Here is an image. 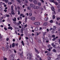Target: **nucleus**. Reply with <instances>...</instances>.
Segmentation results:
<instances>
[{
    "instance_id": "nucleus-1",
    "label": "nucleus",
    "mask_w": 60,
    "mask_h": 60,
    "mask_svg": "<svg viewBox=\"0 0 60 60\" xmlns=\"http://www.w3.org/2000/svg\"><path fill=\"white\" fill-rule=\"evenodd\" d=\"M11 14L12 15H15V13L14 12V10H13V6L12 5L11 7Z\"/></svg>"
},
{
    "instance_id": "nucleus-2",
    "label": "nucleus",
    "mask_w": 60,
    "mask_h": 60,
    "mask_svg": "<svg viewBox=\"0 0 60 60\" xmlns=\"http://www.w3.org/2000/svg\"><path fill=\"white\" fill-rule=\"evenodd\" d=\"M50 1L51 3H53L55 4L56 5H58V3L55 1V0H50Z\"/></svg>"
},
{
    "instance_id": "nucleus-3",
    "label": "nucleus",
    "mask_w": 60,
    "mask_h": 60,
    "mask_svg": "<svg viewBox=\"0 0 60 60\" xmlns=\"http://www.w3.org/2000/svg\"><path fill=\"white\" fill-rule=\"evenodd\" d=\"M52 10L53 11L52 14H56V12L55 11V9H54V7H52Z\"/></svg>"
},
{
    "instance_id": "nucleus-4",
    "label": "nucleus",
    "mask_w": 60,
    "mask_h": 60,
    "mask_svg": "<svg viewBox=\"0 0 60 60\" xmlns=\"http://www.w3.org/2000/svg\"><path fill=\"white\" fill-rule=\"evenodd\" d=\"M34 24L35 26H39V25H40V22H35L34 23Z\"/></svg>"
},
{
    "instance_id": "nucleus-5",
    "label": "nucleus",
    "mask_w": 60,
    "mask_h": 60,
    "mask_svg": "<svg viewBox=\"0 0 60 60\" xmlns=\"http://www.w3.org/2000/svg\"><path fill=\"white\" fill-rule=\"evenodd\" d=\"M27 56H29V59H30V60H31L32 57H31V54H30L29 53H28L27 54Z\"/></svg>"
},
{
    "instance_id": "nucleus-6",
    "label": "nucleus",
    "mask_w": 60,
    "mask_h": 60,
    "mask_svg": "<svg viewBox=\"0 0 60 60\" xmlns=\"http://www.w3.org/2000/svg\"><path fill=\"white\" fill-rule=\"evenodd\" d=\"M56 60H60V54L58 55L57 58L56 59Z\"/></svg>"
},
{
    "instance_id": "nucleus-7",
    "label": "nucleus",
    "mask_w": 60,
    "mask_h": 60,
    "mask_svg": "<svg viewBox=\"0 0 60 60\" xmlns=\"http://www.w3.org/2000/svg\"><path fill=\"white\" fill-rule=\"evenodd\" d=\"M5 49L6 50H7L9 49V46L8 45H7L5 47Z\"/></svg>"
},
{
    "instance_id": "nucleus-8",
    "label": "nucleus",
    "mask_w": 60,
    "mask_h": 60,
    "mask_svg": "<svg viewBox=\"0 0 60 60\" xmlns=\"http://www.w3.org/2000/svg\"><path fill=\"white\" fill-rule=\"evenodd\" d=\"M34 5L33 4H31L30 5V7H32V8H33L34 7Z\"/></svg>"
},
{
    "instance_id": "nucleus-9",
    "label": "nucleus",
    "mask_w": 60,
    "mask_h": 60,
    "mask_svg": "<svg viewBox=\"0 0 60 60\" xmlns=\"http://www.w3.org/2000/svg\"><path fill=\"white\" fill-rule=\"evenodd\" d=\"M34 49L36 52H37L38 54H39V52L38 51V50L37 49H36L35 48H34Z\"/></svg>"
},
{
    "instance_id": "nucleus-10",
    "label": "nucleus",
    "mask_w": 60,
    "mask_h": 60,
    "mask_svg": "<svg viewBox=\"0 0 60 60\" xmlns=\"http://www.w3.org/2000/svg\"><path fill=\"white\" fill-rule=\"evenodd\" d=\"M31 19L32 21H34L35 19V18L34 17H31Z\"/></svg>"
},
{
    "instance_id": "nucleus-11",
    "label": "nucleus",
    "mask_w": 60,
    "mask_h": 60,
    "mask_svg": "<svg viewBox=\"0 0 60 60\" xmlns=\"http://www.w3.org/2000/svg\"><path fill=\"white\" fill-rule=\"evenodd\" d=\"M56 27L55 26H54L53 27V28H52V29L53 30V31H55V30L56 29Z\"/></svg>"
},
{
    "instance_id": "nucleus-12",
    "label": "nucleus",
    "mask_w": 60,
    "mask_h": 60,
    "mask_svg": "<svg viewBox=\"0 0 60 60\" xmlns=\"http://www.w3.org/2000/svg\"><path fill=\"white\" fill-rule=\"evenodd\" d=\"M8 29H11V30H12V29H13V28H12V27L11 26H10L8 28Z\"/></svg>"
},
{
    "instance_id": "nucleus-13",
    "label": "nucleus",
    "mask_w": 60,
    "mask_h": 60,
    "mask_svg": "<svg viewBox=\"0 0 60 60\" xmlns=\"http://www.w3.org/2000/svg\"><path fill=\"white\" fill-rule=\"evenodd\" d=\"M12 20L14 22H15L16 21V18L15 17L14 18V19H12Z\"/></svg>"
},
{
    "instance_id": "nucleus-14",
    "label": "nucleus",
    "mask_w": 60,
    "mask_h": 60,
    "mask_svg": "<svg viewBox=\"0 0 60 60\" xmlns=\"http://www.w3.org/2000/svg\"><path fill=\"white\" fill-rule=\"evenodd\" d=\"M52 45L53 46V47L54 48H56V45H54V43H52Z\"/></svg>"
},
{
    "instance_id": "nucleus-15",
    "label": "nucleus",
    "mask_w": 60,
    "mask_h": 60,
    "mask_svg": "<svg viewBox=\"0 0 60 60\" xmlns=\"http://www.w3.org/2000/svg\"><path fill=\"white\" fill-rule=\"evenodd\" d=\"M34 4H37V2L36 0H34Z\"/></svg>"
},
{
    "instance_id": "nucleus-16",
    "label": "nucleus",
    "mask_w": 60,
    "mask_h": 60,
    "mask_svg": "<svg viewBox=\"0 0 60 60\" xmlns=\"http://www.w3.org/2000/svg\"><path fill=\"white\" fill-rule=\"evenodd\" d=\"M27 8L28 10H31V8L30 6L28 7Z\"/></svg>"
},
{
    "instance_id": "nucleus-17",
    "label": "nucleus",
    "mask_w": 60,
    "mask_h": 60,
    "mask_svg": "<svg viewBox=\"0 0 60 60\" xmlns=\"http://www.w3.org/2000/svg\"><path fill=\"white\" fill-rule=\"evenodd\" d=\"M44 26H46L47 25V23L45 22L44 23Z\"/></svg>"
},
{
    "instance_id": "nucleus-18",
    "label": "nucleus",
    "mask_w": 60,
    "mask_h": 60,
    "mask_svg": "<svg viewBox=\"0 0 60 60\" xmlns=\"http://www.w3.org/2000/svg\"><path fill=\"white\" fill-rule=\"evenodd\" d=\"M1 49L3 51H4L5 49H4V47H2V48H1Z\"/></svg>"
},
{
    "instance_id": "nucleus-19",
    "label": "nucleus",
    "mask_w": 60,
    "mask_h": 60,
    "mask_svg": "<svg viewBox=\"0 0 60 60\" xmlns=\"http://www.w3.org/2000/svg\"><path fill=\"white\" fill-rule=\"evenodd\" d=\"M46 56H51V54L50 53H48L46 54Z\"/></svg>"
},
{
    "instance_id": "nucleus-20",
    "label": "nucleus",
    "mask_w": 60,
    "mask_h": 60,
    "mask_svg": "<svg viewBox=\"0 0 60 60\" xmlns=\"http://www.w3.org/2000/svg\"><path fill=\"white\" fill-rule=\"evenodd\" d=\"M12 47H13V48L14 47H15V43H13L12 44Z\"/></svg>"
},
{
    "instance_id": "nucleus-21",
    "label": "nucleus",
    "mask_w": 60,
    "mask_h": 60,
    "mask_svg": "<svg viewBox=\"0 0 60 60\" xmlns=\"http://www.w3.org/2000/svg\"><path fill=\"white\" fill-rule=\"evenodd\" d=\"M48 59L49 60H50L51 59V57L49 56H48L47 57Z\"/></svg>"
},
{
    "instance_id": "nucleus-22",
    "label": "nucleus",
    "mask_w": 60,
    "mask_h": 60,
    "mask_svg": "<svg viewBox=\"0 0 60 60\" xmlns=\"http://www.w3.org/2000/svg\"><path fill=\"white\" fill-rule=\"evenodd\" d=\"M29 15L30 17H31L32 15V14L31 13H30L29 14Z\"/></svg>"
},
{
    "instance_id": "nucleus-23",
    "label": "nucleus",
    "mask_w": 60,
    "mask_h": 60,
    "mask_svg": "<svg viewBox=\"0 0 60 60\" xmlns=\"http://www.w3.org/2000/svg\"><path fill=\"white\" fill-rule=\"evenodd\" d=\"M44 19L45 21H47V20H48V19H49V18H48V17H47L46 19L45 18Z\"/></svg>"
},
{
    "instance_id": "nucleus-24",
    "label": "nucleus",
    "mask_w": 60,
    "mask_h": 60,
    "mask_svg": "<svg viewBox=\"0 0 60 60\" xmlns=\"http://www.w3.org/2000/svg\"><path fill=\"white\" fill-rule=\"evenodd\" d=\"M38 5L39 6H41V4L40 2H39L38 3Z\"/></svg>"
},
{
    "instance_id": "nucleus-25",
    "label": "nucleus",
    "mask_w": 60,
    "mask_h": 60,
    "mask_svg": "<svg viewBox=\"0 0 60 60\" xmlns=\"http://www.w3.org/2000/svg\"><path fill=\"white\" fill-rule=\"evenodd\" d=\"M39 9V7L38 6H36V9L38 10V9Z\"/></svg>"
},
{
    "instance_id": "nucleus-26",
    "label": "nucleus",
    "mask_w": 60,
    "mask_h": 60,
    "mask_svg": "<svg viewBox=\"0 0 60 60\" xmlns=\"http://www.w3.org/2000/svg\"><path fill=\"white\" fill-rule=\"evenodd\" d=\"M52 50L54 52H56V49H54Z\"/></svg>"
},
{
    "instance_id": "nucleus-27",
    "label": "nucleus",
    "mask_w": 60,
    "mask_h": 60,
    "mask_svg": "<svg viewBox=\"0 0 60 60\" xmlns=\"http://www.w3.org/2000/svg\"><path fill=\"white\" fill-rule=\"evenodd\" d=\"M3 59L4 60H7V58H5L4 57H3Z\"/></svg>"
},
{
    "instance_id": "nucleus-28",
    "label": "nucleus",
    "mask_w": 60,
    "mask_h": 60,
    "mask_svg": "<svg viewBox=\"0 0 60 60\" xmlns=\"http://www.w3.org/2000/svg\"><path fill=\"white\" fill-rule=\"evenodd\" d=\"M33 8L34 9H36V6L34 5V7Z\"/></svg>"
},
{
    "instance_id": "nucleus-29",
    "label": "nucleus",
    "mask_w": 60,
    "mask_h": 60,
    "mask_svg": "<svg viewBox=\"0 0 60 60\" xmlns=\"http://www.w3.org/2000/svg\"><path fill=\"white\" fill-rule=\"evenodd\" d=\"M47 50H48V51H49V52H50L51 51V49L50 48H49V49H47Z\"/></svg>"
},
{
    "instance_id": "nucleus-30",
    "label": "nucleus",
    "mask_w": 60,
    "mask_h": 60,
    "mask_svg": "<svg viewBox=\"0 0 60 60\" xmlns=\"http://www.w3.org/2000/svg\"><path fill=\"white\" fill-rule=\"evenodd\" d=\"M35 31H38V28H36L35 29Z\"/></svg>"
},
{
    "instance_id": "nucleus-31",
    "label": "nucleus",
    "mask_w": 60,
    "mask_h": 60,
    "mask_svg": "<svg viewBox=\"0 0 60 60\" xmlns=\"http://www.w3.org/2000/svg\"><path fill=\"white\" fill-rule=\"evenodd\" d=\"M52 18L53 19H55V16L54 15L52 16Z\"/></svg>"
},
{
    "instance_id": "nucleus-32",
    "label": "nucleus",
    "mask_w": 60,
    "mask_h": 60,
    "mask_svg": "<svg viewBox=\"0 0 60 60\" xmlns=\"http://www.w3.org/2000/svg\"><path fill=\"white\" fill-rule=\"evenodd\" d=\"M22 43V45L23 46H24V42H23V41H22L21 42Z\"/></svg>"
},
{
    "instance_id": "nucleus-33",
    "label": "nucleus",
    "mask_w": 60,
    "mask_h": 60,
    "mask_svg": "<svg viewBox=\"0 0 60 60\" xmlns=\"http://www.w3.org/2000/svg\"><path fill=\"white\" fill-rule=\"evenodd\" d=\"M5 2L6 3H8V0H5Z\"/></svg>"
},
{
    "instance_id": "nucleus-34",
    "label": "nucleus",
    "mask_w": 60,
    "mask_h": 60,
    "mask_svg": "<svg viewBox=\"0 0 60 60\" xmlns=\"http://www.w3.org/2000/svg\"><path fill=\"white\" fill-rule=\"evenodd\" d=\"M50 23H52L53 22V20H51L50 21Z\"/></svg>"
},
{
    "instance_id": "nucleus-35",
    "label": "nucleus",
    "mask_w": 60,
    "mask_h": 60,
    "mask_svg": "<svg viewBox=\"0 0 60 60\" xmlns=\"http://www.w3.org/2000/svg\"><path fill=\"white\" fill-rule=\"evenodd\" d=\"M18 15H20V11H18Z\"/></svg>"
},
{
    "instance_id": "nucleus-36",
    "label": "nucleus",
    "mask_w": 60,
    "mask_h": 60,
    "mask_svg": "<svg viewBox=\"0 0 60 60\" xmlns=\"http://www.w3.org/2000/svg\"><path fill=\"white\" fill-rule=\"evenodd\" d=\"M17 0L18 1V2H19V3H21V1H20V0Z\"/></svg>"
},
{
    "instance_id": "nucleus-37",
    "label": "nucleus",
    "mask_w": 60,
    "mask_h": 60,
    "mask_svg": "<svg viewBox=\"0 0 60 60\" xmlns=\"http://www.w3.org/2000/svg\"><path fill=\"white\" fill-rule=\"evenodd\" d=\"M9 40V38H7L6 39V41H8Z\"/></svg>"
},
{
    "instance_id": "nucleus-38",
    "label": "nucleus",
    "mask_w": 60,
    "mask_h": 60,
    "mask_svg": "<svg viewBox=\"0 0 60 60\" xmlns=\"http://www.w3.org/2000/svg\"><path fill=\"white\" fill-rule=\"evenodd\" d=\"M56 38H54L53 39H52V40L53 41H55V40H56Z\"/></svg>"
},
{
    "instance_id": "nucleus-39",
    "label": "nucleus",
    "mask_w": 60,
    "mask_h": 60,
    "mask_svg": "<svg viewBox=\"0 0 60 60\" xmlns=\"http://www.w3.org/2000/svg\"><path fill=\"white\" fill-rule=\"evenodd\" d=\"M48 47L49 48H50V45H48Z\"/></svg>"
},
{
    "instance_id": "nucleus-40",
    "label": "nucleus",
    "mask_w": 60,
    "mask_h": 60,
    "mask_svg": "<svg viewBox=\"0 0 60 60\" xmlns=\"http://www.w3.org/2000/svg\"><path fill=\"white\" fill-rule=\"evenodd\" d=\"M4 12H7V10L6 9H4Z\"/></svg>"
},
{
    "instance_id": "nucleus-41",
    "label": "nucleus",
    "mask_w": 60,
    "mask_h": 60,
    "mask_svg": "<svg viewBox=\"0 0 60 60\" xmlns=\"http://www.w3.org/2000/svg\"><path fill=\"white\" fill-rule=\"evenodd\" d=\"M24 14H20V16L22 17V16Z\"/></svg>"
},
{
    "instance_id": "nucleus-42",
    "label": "nucleus",
    "mask_w": 60,
    "mask_h": 60,
    "mask_svg": "<svg viewBox=\"0 0 60 60\" xmlns=\"http://www.w3.org/2000/svg\"><path fill=\"white\" fill-rule=\"evenodd\" d=\"M59 19H60V18H59V17L57 19V20H59Z\"/></svg>"
},
{
    "instance_id": "nucleus-43",
    "label": "nucleus",
    "mask_w": 60,
    "mask_h": 60,
    "mask_svg": "<svg viewBox=\"0 0 60 60\" xmlns=\"http://www.w3.org/2000/svg\"><path fill=\"white\" fill-rule=\"evenodd\" d=\"M36 56L37 57H38V58H39V57H40V56H39L38 55H36Z\"/></svg>"
},
{
    "instance_id": "nucleus-44",
    "label": "nucleus",
    "mask_w": 60,
    "mask_h": 60,
    "mask_svg": "<svg viewBox=\"0 0 60 60\" xmlns=\"http://www.w3.org/2000/svg\"><path fill=\"white\" fill-rule=\"evenodd\" d=\"M24 30V28H22L21 30V31H23Z\"/></svg>"
},
{
    "instance_id": "nucleus-45",
    "label": "nucleus",
    "mask_w": 60,
    "mask_h": 60,
    "mask_svg": "<svg viewBox=\"0 0 60 60\" xmlns=\"http://www.w3.org/2000/svg\"><path fill=\"white\" fill-rule=\"evenodd\" d=\"M18 44H15V45L16 46H17L18 45Z\"/></svg>"
},
{
    "instance_id": "nucleus-46",
    "label": "nucleus",
    "mask_w": 60,
    "mask_h": 60,
    "mask_svg": "<svg viewBox=\"0 0 60 60\" xmlns=\"http://www.w3.org/2000/svg\"><path fill=\"white\" fill-rule=\"evenodd\" d=\"M52 36V37L54 38L55 37V35H53Z\"/></svg>"
},
{
    "instance_id": "nucleus-47",
    "label": "nucleus",
    "mask_w": 60,
    "mask_h": 60,
    "mask_svg": "<svg viewBox=\"0 0 60 60\" xmlns=\"http://www.w3.org/2000/svg\"><path fill=\"white\" fill-rule=\"evenodd\" d=\"M38 43H41V41L40 40H39L38 41Z\"/></svg>"
},
{
    "instance_id": "nucleus-48",
    "label": "nucleus",
    "mask_w": 60,
    "mask_h": 60,
    "mask_svg": "<svg viewBox=\"0 0 60 60\" xmlns=\"http://www.w3.org/2000/svg\"><path fill=\"white\" fill-rule=\"evenodd\" d=\"M6 17H10V15H6Z\"/></svg>"
},
{
    "instance_id": "nucleus-49",
    "label": "nucleus",
    "mask_w": 60,
    "mask_h": 60,
    "mask_svg": "<svg viewBox=\"0 0 60 60\" xmlns=\"http://www.w3.org/2000/svg\"><path fill=\"white\" fill-rule=\"evenodd\" d=\"M23 35H24V34H22L20 35L21 36V37L23 36Z\"/></svg>"
},
{
    "instance_id": "nucleus-50",
    "label": "nucleus",
    "mask_w": 60,
    "mask_h": 60,
    "mask_svg": "<svg viewBox=\"0 0 60 60\" xmlns=\"http://www.w3.org/2000/svg\"><path fill=\"white\" fill-rule=\"evenodd\" d=\"M2 19L0 18V22H2Z\"/></svg>"
},
{
    "instance_id": "nucleus-51",
    "label": "nucleus",
    "mask_w": 60,
    "mask_h": 60,
    "mask_svg": "<svg viewBox=\"0 0 60 60\" xmlns=\"http://www.w3.org/2000/svg\"><path fill=\"white\" fill-rule=\"evenodd\" d=\"M13 23L14 24H15V25H16V24H17V23L16 22H14Z\"/></svg>"
},
{
    "instance_id": "nucleus-52",
    "label": "nucleus",
    "mask_w": 60,
    "mask_h": 60,
    "mask_svg": "<svg viewBox=\"0 0 60 60\" xmlns=\"http://www.w3.org/2000/svg\"><path fill=\"white\" fill-rule=\"evenodd\" d=\"M41 2H42V3H44V1H43V0H41Z\"/></svg>"
},
{
    "instance_id": "nucleus-53",
    "label": "nucleus",
    "mask_w": 60,
    "mask_h": 60,
    "mask_svg": "<svg viewBox=\"0 0 60 60\" xmlns=\"http://www.w3.org/2000/svg\"><path fill=\"white\" fill-rule=\"evenodd\" d=\"M59 41L58 42L59 43V44H60V39H58V40Z\"/></svg>"
},
{
    "instance_id": "nucleus-54",
    "label": "nucleus",
    "mask_w": 60,
    "mask_h": 60,
    "mask_svg": "<svg viewBox=\"0 0 60 60\" xmlns=\"http://www.w3.org/2000/svg\"><path fill=\"white\" fill-rule=\"evenodd\" d=\"M4 29H5V30H7V28L5 27L4 28Z\"/></svg>"
},
{
    "instance_id": "nucleus-55",
    "label": "nucleus",
    "mask_w": 60,
    "mask_h": 60,
    "mask_svg": "<svg viewBox=\"0 0 60 60\" xmlns=\"http://www.w3.org/2000/svg\"><path fill=\"white\" fill-rule=\"evenodd\" d=\"M8 26H9V27H10V26H11V24H8Z\"/></svg>"
},
{
    "instance_id": "nucleus-56",
    "label": "nucleus",
    "mask_w": 60,
    "mask_h": 60,
    "mask_svg": "<svg viewBox=\"0 0 60 60\" xmlns=\"http://www.w3.org/2000/svg\"><path fill=\"white\" fill-rule=\"evenodd\" d=\"M31 35L32 36H34V33H32V34Z\"/></svg>"
},
{
    "instance_id": "nucleus-57",
    "label": "nucleus",
    "mask_w": 60,
    "mask_h": 60,
    "mask_svg": "<svg viewBox=\"0 0 60 60\" xmlns=\"http://www.w3.org/2000/svg\"><path fill=\"white\" fill-rule=\"evenodd\" d=\"M46 34V32H45L44 33V36Z\"/></svg>"
},
{
    "instance_id": "nucleus-58",
    "label": "nucleus",
    "mask_w": 60,
    "mask_h": 60,
    "mask_svg": "<svg viewBox=\"0 0 60 60\" xmlns=\"http://www.w3.org/2000/svg\"><path fill=\"white\" fill-rule=\"evenodd\" d=\"M19 23H20V24H21V21H19Z\"/></svg>"
},
{
    "instance_id": "nucleus-59",
    "label": "nucleus",
    "mask_w": 60,
    "mask_h": 60,
    "mask_svg": "<svg viewBox=\"0 0 60 60\" xmlns=\"http://www.w3.org/2000/svg\"><path fill=\"white\" fill-rule=\"evenodd\" d=\"M17 8H18V9H20V7H19V6H18Z\"/></svg>"
},
{
    "instance_id": "nucleus-60",
    "label": "nucleus",
    "mask_w": 60,
    "mask_h": 60,
    "mask_svg": "<svg viewBox=\"0 0 60 60\" xmlns=\"http://www.w3.org/2000/svg\"><path fill=\"white\" fill-rule=\"evenodd\" d=\"M19 27L20 28H22V27H21V26H19Z\"/></svg>"
},
{
    "instance_id": "nucleus-61",
    "label": "nucleus",
    "mask_w": 60,
    "mask_h": 60,
    "mask_svg": "<svg viewBox=\"0 0 60 60\" xmlns=\"http://www.w3.org/2000/svg\"><path fill=\"white\" fill-rule=\"evenodd\" d=\"M26 39L27 40H28V39H29L28 38L26 37Z\"/></svg>"
},
{
    "instance_id": "nucleus-62",
    "label": "nucleus",
    "mask_w": 60,
    "mask_h": 60,
    "mask_svg": "<svg viewBox=\"0 0 60 60\" xmlns=\"http://www.w3.org/2000/svg\"><path fill=\"white\" fill-rule=\"evenodd\" d=\"M43 40H44V36H43Z\"/></svg>"
},
{
    "instance_id": "nucleus-63",
    "label": "nucleus",
    "mask_w": 60,
    "mask_h": 60,
    "mask_svg": "<svg viewBox=\"0 0 60 60\" xmlns=\"http://www.w3.org/2000/svg\"><path fill=\"white\" fill-rule=\"evenodd\" d=\"M35 60H38V58H35Z\"/></svg>"
},
{
    "instance_id": "nucleus-64",
    "label": "nucleus",
    "mask_w": 60,
    "mask_h": 60,
    "mask_svg": "<svg viewBox=\"0 0 60 60\" xmlns=\"http://www.w3.org/2000/svg\"><path fill=\"white\" fill-rule=\"evenodd\" d=\"M25 27H26V26H27V25H26H26H25V26H24Z\"/></svg>"
}]
</instances>
